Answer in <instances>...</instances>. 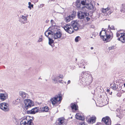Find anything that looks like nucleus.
Wrapping results in <instances>:
<instances>
[{
	"label": "nucleus",
	"mask_w": 125,
	"mask_h": 125,
	"mask_svg": "<svg viewBox=\"0 0 125 125\" xmlns=\"http://www.w3.org/2000/svg\"><path fill=\"white\" fill-rule=\"evenodd\" d=\"M39 111V107H36L32 109L31 110L29 111V113L31 114H35L38 112Z\"/></svg>",
	"instance_id": "obj_14"
},
{
	"label": "nucleus",
	"mask_w": 125,
	"mask_h": 125,
	"mask_svg": "<svg viewBox=\"0 0 125 125\" xmlns=\"http://www.w3.org/2000/svg\"><path fill=\"white\" fill-rule=\"evenodd\" d=\"M24 103L25 107L26 109H27L28 108L31 107L33 105L32 101L29 99L25 100Z\"/></svg>",
	"instance_id": "obj_5"
},
{
	"label": "nucleus",
	"mask_w": 125,
	"mask_h": 125,
	"mask_svg": "<svg viewBox=\"0 0 125 125\" xmlns=\"http://www.w3.org/2000/svg\"><path fill=\"white\" fill-rule=\"evenodd\" d=\"M124 86L125 87V83H124Z\"/></svg>",
	"instance_id": "obj_50"
},
{
	"label": "nucleus",
	"mask_w": 125,
	"mask_h": 125,
	"mask_svg": "<svg viewBox=\"0 0 125 125\" xmlns=\"http://www.w3.org/2000/svg\"><path fill=\"white\" fill-rule=\"evenodd\" d=\"M97 5H99V4L98 3H97Z\"/></svg>",
	"instance_id": "obj_52"
},
{
	"label": "nucleus",
	"mask_w": 125,
	"mask_h": 125,
	"mask_svg": "<svg viewBox=\"0 0 125 125\" xmlns=\"http://www.w3.org/2000/svg\"><path fill=\"white\" fill-rule=\"evenodd\" d=\"M110 91V90L109 89H107V92H109Z\"/></svg>",
	"instance_id": "obj_45"
},
{
	"label": "nucleus",
	"mask_w": 125,
	"mask_h": 125,
	"mask_svg": "<svg viewBox=\"0 0 125 125\" xmlns=\"http://www.w3.org/2000/svg\"><path fill=\"white\" fill-rule=\"evenodd\" d=\"M31 2L34 3L37 2L38 1V0H30Z\"/></svg>",
	"instance_id": "obj_39"
},
{
	"label": "nucleus",
	"mask_w": 125,
	"mask_h": 125,
	"mask_svg": "<svg viewBox=\"0 0 125 125\" xmlns=\"http://www.w3.org/2000/svg\"><path fill=\"white\" fill-rule=\"evenodd\" d=\"M79 125H87L84 122H81L79 124Z\"/></svg>",
	"instance_id": "obj_40"
},
{
	"label": "nucleus",
	"mask_w": 125,
	"mask_h": 125,
	"mask_svg": "<svg viewBox=\"0 0 125 125\" xmlns=\"http://www.w3.org/2000/svg\"><path fill=\"white\" fill-rule=\"evenodd\" d=\"M110 29L111 30H115V29L113 25L111 26L110 27Z\"/></svg>",
	"instance_id": "obj_42"
},
{
	"label": "nucleus",
	"mask_w": 125,
	"mask_h": 125,
	"mask_svg": "<svg viewBox=\"0 0 125 125\" xmlns=\"http://www.w3.org/2000/svg\"><path fill=\"white\" fill-rule=\"evenodd\" d=\"M49 39V44L52 46V44L54 43V41L51 38H48Z\"/></svg>",
	"instance_id": "obj_26"
},
{
	"label": "nucleus",
	"mask_w": 125,
	"mask_h": 125,
	"mask_svg": "<svg viewBox=\"0 0 125 125\" xmlns=\"http://www.w3.org/2000/svg\"><path fill=\"white\" fill-rule=\"evenodd\" d=\"M81 5H86V2L85 0H83L81 1Z\"/></svg>",
	"instance_id": "obj_30"
},
{
	"label": "nucleus",
	"mask_w": 125,
	"mask_h": 125,
	"mask_svg": "<svg viewBox=\"0 0 125 125\" xmlns=\"http://www.w3.org/2000/svg\"><path fill=\"white\" fill-rule=\"evenodd\" d=\"M85 62H84L83 60H82L80 62V63L81 64H82V65H84V64Z\"/></svg>",
	"instance_id": "obj_38"
},
{
	"label": "nucleus",
	"mask_w": 125,
	"mask_h": 125,
	"mask_svg": "<svg viewBox=\"0 0 125 125\" xmlns=\"http://www.w3.org/2000/svg\"><path fill=\"white\" fill-rule=\"evenodd\" d=\"M58 13H59V12H57Z\"/></svg>",
	"instance_id": "obj_54"
},
{
	"label": "nucleus",
	"mask_w": 125,
	"mask_h": 125,
	"mask_svg": "<svg viewBox=\"0 0 125 125\" xmlns=\"http://www.w3.org/2000/svg\"><path fill=\"white\" fill-rule=\"evenodd\" d=\"M108 28H110V26L109 25H108Z\"/></svg>",
	"instance_id": "obj_49"
},
{
	"label": "nucleus",
	"mask_w": 125,
	"mask_h": 125,
	"mask_svg": "<svg viewBox=\"0 0 125 125\" xmlns=\"http://www.w3.org/2000/svg\"><path fill=\"white\" fill-rule=\"evenodd\" d=\"M75 4L76 6L78 8H82L84 7L82 6L81 3H75Z\"/></svg>",
	"instance_id": "obj_28"
},
{
	"label": "nucleus",
	"mask_w": 125,
	"mask_h": 125,
	"mask_svg": "<svg viewBox=\"0 0 125 125\" xmlns=\"http://www.w3.org/2000/svg\"><path fill=\"white\" fill-rule=\"evenodd\" d=\"M70 82H71L70 81V80H68V84H69V83H70Z\"/></svg>",
	"instance_id": "obj_46"
},
{
	"label": "nucleus",
	"mask_w": 125,
	"mask_h": 125,
	"mask_svg": "<svg viewBox=\"0 0 125 125\" xmlns=\"http://www.w3.org/2000/svg\"><path fill=\"white\" fill-rule=\"evenodd\" d=\"M76 60H77V59H76Z\"/></svg>",
	"instance_id": "obj_55"
},
{
	"label": "nucleus",
	"mask_w": 125,
	"mask_h": 125,
	"mask_svg": "<svg viewBox=\"0 0 125 125\" xmlns=\"http://www.w3.org/2000/svg\"><path fill=\"white\" fill-rule=\"evenodd\" d=\"M102 32H104V34H105V33H106V31H105V30H102V31L100 32L99 33V35L101 37V38L102 37V36L104 35H101V34L102 33Z\"/></svg>",
	"instance_id": "obj_31"
},
{
	"label": "nucleus",
	"mask_w": 125,
	"mask_h": 125,
	"mask_svg": "<svg viewBox=\"0 0 125 125\" xmlns=\"http://www.w3.org/2000/svg\"><path fill=\"white\" fill-rule=\"evenodd\" d=\"M103 103H104V105L105 104H107V100L106 99L105 97L104 98H103V99L102 100Z\"/></svg>",
	"instance_id": "obj_32"
},
{
	"label": "nucleus",
	"mask_w": 125,
	"mask_h": 125,
	"mask_svg": "<svg viewBox=\"0 0 125 125\" xmlns=\"http://www.w3.org/2000/svg\"><path fill=\"white\" fill-rule=\"evenodd\" d=\"M48 31L47 30L45 32L44 34L48 38H50L49 37V35H51V36L52 38H53V37H52V34L54 32H52V31H51V32H49L47 33V35H46V33Z\"/></svg>",
	"instance_id": "obj_23"
},
{
	"label": "nucleus",
	"mask_w": 125,
	"mask_h": 125,
	"mask_svg": "<svg viewBox=\"0 0 125 125\" xmlns=\"http://www.w3.org/2000/svg\"><path fill=\"white\" fill-rule=\"evenodd\" d=\"M102 121L106 125H111V119L108 116H106L103 118L102 119Z\"/></svg>",
	"instance_id": "obj_6"
},
{
	"label": "nucleus",
	"mask_w": 125,
	"mask_h": 125,
	"mask_svg": "<svg viewBox=\"0 0 125 125\" xmlns=\"http://www.w3.org/2000/svg\"><path fill=\"white\" fill-rule=\"evenodd\" d=\"M86 7L89 10H92L94 11L96 9L95 7L91 3L87 4L86 5Z\"/></svg>",
	"instance_id": "obj_15"
},
{
	"label": "nucleus",
	"mask_w": 125,
	"mask_h": 125,
	"mask_svg": "<svg viewBox=\"0 0 125 125\" xmlns=\"http://www.w3.org/2000/svg\"><path fill=\"white\" fill-rule=\"evenodd\" d=\"M26 124L27 125H33L31 117L29 116L22 119L20 122V125H26Z\"/></svg>",
	"instance_id": "obj_4"
},
{
	"label": "nucleus",
	"mask_w": 125,
	"mask_h": 125,
	"mask_svg": "<svg viewBox=\"0 0 125 125\" xmlns=\"http://www.w3.org/2000/svg\"><path fill=\"white\" fill-rule=\"evenodd\" d=\"M114 46H113L111 47H110L109 48V50H111L112 49H113L114 48Z\"/></svg>",
	"instance_id": "obj_41"
},
{
	"label": "nucleus",
	"mask_w": 125,
	"mask_h": 125,
	"mask_svg": "<svg viewBox=\"0 0 125 125\" xmlns=\"http://www.w3.org/2000/svg\"><path fill=\"white\" fill-rule=\"evenodd\" d=\"M102 12L104 13H107L108 15H110L113 12V11L111 10L109 8L107 7L105 9L103 8L102 10Z\"/></svg>",
	"instance_id": "obj_11"
},
{
	"label": "nucleus",
	"mask_w": 125,
	"mask_h": 125,
	"mask_svg": "<svg viewBox=\"0 0 125 125\" xmlns=\"http://www.w3.org/2000/svg\"><path fill=\"white\" fill-rule=\"evenodd\" d=\"M63 76L62 74H59V76H57L55 79H54L53 80L54 81H58L60 83H62V80H60L59 79L60 78H61L62 79H63Z\"/></svg>",
	"instance_id": "obj_19"
},
{
	"label": "nucleus",
	"mask_w": 125,
	"mask_h": 125,
	"mask_svg": "<svg viewBox=\"0 0 125 125\" xmlns=\"http://www.w3.org/2000/svg\"><path fill=\"white\" fill-rule=\"evenodd\" d=\"M65 119L64 118L61 117L58 118L56 121L55 124L56 125H63Z\"/></svg>",
	"instance_id": "obj_8"
},
{
	"label": "nucleus",
	"mask_w": 125,
	"mask_h": 125,
	"mask_svg": "<svg viewBox=\"0 0 125 125\" xmlns=\"http://www.w3.org/2000/svg\"><path fill=\"white\" fill-rule=\"evenodd\" d=\"M78 23L75 21L72 22L71 25L69 24H66L63 26L65 30L68 33L71 34L74 32V30L77 31L78 29Z\"/></svg>",
	"instance_id": "obj_1"
},
{
	"label": "nucleus",
	"mask_w": 125,
	"mask_h": 125,
	"mask_svg": "<svg viewBox=\"0 0 125 125\" xmlns=\"http://www.w3.org/2000/svg\"><path fill=\"white\" fill-rule=\"evenodd\" d=\"M70 107L72 110H74L75 111L78 109V107L77 105L74 103H71L70 105Z\"/></svg>",
	"instance_id": "obj_18"
},
{
	"label": "nucleus",
	"mask_w": 125,
	"mask_h": 125,
	"mask_svg": "<svg viewBox=\"0 0 125 125\" xmlns=\"http://www.w3.org/2000/svg\"><path fill=\"white\" fill-rule=\"evenodd\" d=\"M62 99V95L61 93H60L51 98L50 101L53 105L56 106L61 103Z\"/></svg>",
	"instance_id": "obj_2"
},
{
	"label": "nucleus",
	"mask_w": 125,
	"mask_h": 125,
	"mask_svg": "<svg viewBox=\"0 0 125 125\" xmlns=\"http://www.w3.org/2000/svg\"><path fill=\"white\" fill-rule=\"evenodd\" d=\"M83 68L85 69V66L83 67Z\"/></svg>",
	"instance_id": "obj_53"
},
{
	"label": "nucleus",
	"mask_w": 125,
	"mask_h": 125,
	"mask_svg": "<svg viewBox=\"0 0 125 125\" xmlns=\"http://www.w3.org/2000/svg\"><path fill=\"white\" fill-rule=\"evenodd\" d=\"M79 38H80V37L79 36H78L76 37L75 39V42H78L79 41Z\"/></svg>",
	"instance_id": "obj_35"
},
{
	"label": "nucleus",
	"mask_w": 125,
	"mask_h": 125,
	"mask_svg": "<svg viewBox=\"0 0 125 125\" xmlns=\"http://www.w3.org/2000/svg\"><path fill=\"white\" fill-rule=\"evenodd\" d=\"M122 7L120 10V11L124 13H125V5L122 4Z\"/></svg>",
	"instance_id": "obj_27"
},
{
	"label": "nucleus",
	"mask_w": 125,
	"mask_h": 125,
	"mask_svg": "<svg viewBox=\"0 0 125 125\" xmlns=\"http://www.w3.org/2000/svg\"><path fill=\"white\" fill-rule=\"evenodd\" d=\"M42 41V38H40L39 39V42H41Z\"/></svg>",
	"instance_id": "obj_44"
},
{
	"label": "nucleus",
	"mask_w": 125,
	"mask_h": 125,
	"mask_svg": "<svg viewBox=\"0 0 125 125\" xmlns=\"http://www.w3.org/2000/svg\"><path fill=\"white\" fill-rule=\"evenodd\" d=\"M111 36L110 34H108L106 32L105 34L102 36V38L103 41L107 42H108V40L110 38Z\"/></svg>",
	"instance_id": "obj_13"
},
{
	"label": "nucleus",
	"mask_w": 125,
	"mask_h": 125,
	"mask_svg": "<svg viewBox=\"0 0 125 125\" xmlns=\"http://www.w3.org/2000/svg\"><path fill=\"white\" fill-rule=\"evenodd\" d=\"M87 21H89L90 19V18L89 17V15L88 16H85Z\"/></svg>",
	"instance_id": "obj_36"
},
{
	"label": "nucleus",
	"mask_w": 125,
	"mask_h": 125,
	"mask_svg": "<svg viewBox=\"0 0 125 125\" xmlns=\"http://www.w3.org/2000/svg\"><path fill=\"white\" fill-rule=\"evenodd\" d=\"M53 21H54L53 20H51V22H53Z\"/></svg>",
	"instance_id": "obj_47"
},
{
	"label": "nucleus",
	"mask_w": 125,
	"mask_h": 125,
	"mask_svg": "<svg viewBox=\"0 0 125 125\" xmlns=\"http://www.w3.org/2000/svg\"><path fill=\"white\" fill-rule=\"evenodd\" d=\"M75 117L77 119L82 121H83L85 119L84 117L82 116L80 113H77L75 115Z\"/></svg>",
	"instance_id": "obj_16"
},
{
	"label": "nucleus",
	"mask_w": 125,
	"mask_h": 125,
	"mask_svg": "<svg viewBox=\"0 0 125 125\" xmlns=\"http://www.w3.org/2000/svg\"><path fill=\"white\" fill-rule=\"evenodd\" d=\"M121 31V30H119L117 31V32L116 33V36L117 37H118L120 36V33H123L120 32V31Z\"/></svg>",
	"instance_id": "obj_33"
},
{
	"label": "nucleus",
	"mask_w": 125,
	"mask_h": 125,
	"mask_svg": "<svg viewBox=\"0 0 125 125\" xmlns=\"http://www.w3.org/2000/svg\"><path fill=\"white\" fill-rule=\"evenodd\" d=\"M28 4L29 6H28V7L30 8L31 9V8H33V5L32 4H31V2H29L28 3Z\"/></svg>",
	"instance_id": "obj_34"
},
{
	"label": "nucleus",
	"mask_w": 125,
	"mask_h": 125,
	"mask_svg": "<svg viewBox=\"0 0 125 125\" xmlns=\"http://www.w3.org/2000/svg\"><path fill=\"white\" fill-rule=\"evenodd\" d=\"M19 94L23 98H26V94L25 92L21 91L20 92Z\"/></svg>",
	"instance_id": "obj_25"
},
{
	"label": "nucleus",
	"mask_w": 125,
	"mask_h": 125,
	"mask_svg": "<svg viewBox=\"0 0 125 125\" xmlns=\"http://www.w3.org/2000/svg\"><path fill=\"white\" fill-rule=\"evenodd\" d=\"M81 1H80V0H77L76 3H81Z\"/></svg>",
	"instance_id": "obj_43"
},
{
	"label": "nucleus",
	"mask_w": 125,
	"mask_h": 125,
	"mask_svg": "<svg viewBox=\"0 0 125 125\" xmlns=\"http://www.w3.org/2000/svg\"><path fill=\"white\" fill-rule=\"evenodd\" d=\"M121 35L120 37L118 38L117 40L118 41H120L121 42L125 43V33H120Z\"/></svg>",
	"instance_id": "obj_12"
},
{
	"label": "nucleus",
	"mask_w": 125,
	"mask_h": 125,
	"mask_svg": "<svg viewBox=\"0 0 125 125\" xmlns=\"http://www.w3.org/2000/svg\"><path fill=\"white\" fill-rule=\"evenodd\" d=\"M40 110L41 112H48L49 110L48 107V106H46L44 107H41L40 108Z\"/></svg>",
	"instance_id": "obj_22"
},
{
	"label": "nucleus",
	"mask_w": 125,
	"mask_h": 125,
	"mask_svg": "<svg viewBox=\"0 0 125 125\" xmlns=\"http://www.w3.org/2000/svg\"><path fill=\"white\" fill-rule=\"evenodd\" d=\"M8 95L6 94L1 93L0 94V99L4 101L8 98Z\"/></svg>",
	"instance_id": "obj_21"
},
{
	"label": "nucleus",
	"mask_w": 125,
	"mask_h": 125,
	"mask_svg": "<svg viewBox=\"0 0 125 125\" xmlns=\"http://www.w3.org/2000/svg\"><path fill=\"white\" fill-rule=\"evenodd\" d=\"M111 88L115 90L119 91L121 89V87L120 85H116L114 83H111L110 86Z\"/></svg>",
	"instance_id": "obj_9"
},
{
	"label": "nucleus",
	"mask_w": 125,
	"mask_h": 125,
	"mask_svg": "<svg viewBox=\"0 0 125 125\" xmlns=\"http://www.w3.org/2000/svg\"><path fill=\"white\" fill-rule=\"evenodd\" d=\"M73 19L71 16V15H69L68 16L65 17L64 18L65 21L67 22H68L70 21V20Z\"/></svg>",
	"instance_id": "obj_24"
},
{
	"label": "nucleus",
	"mask_w": 125,
	"mask_h": 125,
	"mask_svg": "<svg viewBox=\"0 0 125 125\" xmlns=\"http://www.w3.org/2000/svg\"><path fill=\"white\" fill-rule=\"evenodd\" d=\"M102 33H104V34H103V35H104L105 34H104V32H102Z\"/></svg>",
	"instance_id": "obj_51"
},
{
	"label": "nucleus",
	"mask_w": 125,
	"mask_h": 125,
	"mask_svg": "<svg viewBox=\"0 0 125 125\" xmlns=\"http://www.w3.org/2000/svg\"><path fill=\"white\" fill-rule=\"evenodd\" d=\"M89 14L86 12H82L81 11L78 12L77 13L78 18L80 19L84 18L85 16H88Z\"/></svg>",
	"instance_id": "obj_7"
},
{
	"label": "nucleus",
	"mask_w": 125,
	"mask_h": 125,
	"mask_svg": "<svg viewBox=\"0 0 125 125\" xmlns=\"http://www.w3.org/2000/svg\"><path fill=\"white\" fill-rule=\"evenodd\" d=\"M94 49V48L93 47H91V50H92V49Z\"/></svg>",
	"instance_id": "obj_48"
},
{
	"label": "nucleus",
	"mask_w": 125,
	"mask_h": 125,
	"mask_svg": "<svg viewBox=\"0 0 125 125\" xmlns=\"http://www.w3.org/2000/svg\"><path fill=\"white\" fill-rule=\"evenodd\" d=\"M96 119V118L95 116H92L88 120V122L89 124H93L95 122Z\"/></svg>",
	"instance_id": "obj_17"
},
{
	"label": "nucleus",
	"mask_w": 125,
	"mask_h": 125,
	"mask_svg": "<svg viewBox=\"0 0 125 125\" xmlns=\"http://www.w3.org/2000/svg\"><path fill=\"white\" fill-rule=\"evenodd\" d=\"M76 12L74 11H73V13H72V14L71 15V16L72 18L73 19L74 18L76 15Z\"/></svg>",
	"instance_id": "obj_29"
},
{
	"label": "nucleus",
	"mask_w": 125,
	"mask_h": 125,
	"mask_svg": "<svg viewBox=\"0 0 125 125\" xmlns=\"http://www.w3.org/2000/svg\"><path fill=\"white\" fill-rule=\"evenodd\" d=\"M86 0V5H87V4H89V3H91V0Z\"/></svg>",
	"instance_id": "obj_37"
},
{
	"label": "nucleus",
	"mask_w": 125,
	"mask_h": 125,
	"mask_svg": "<svg viewBox=\"0 0 125 125\" xmlns=\"http://www.w3.org/2000/svg\"><path fill=\"white\" fill-rule=\"evenodd\" d=\"M28 15L27 16H25L23 15H22L21 16L19 17V21L21 23L23 21H26L27 20V17H28Z\"/></svg>",
	"instance_id": "obj_20"
},
{
	"label": "nucleus",
	"mask_w": 125,
	"mask_h": 125,
	"mask_svg": "<svg viewBox=\"0 0 125 125\" xmlns=\"http://www.w3.org/2000/svg\"><path fill=\"white\" fill-rule=\"evenodd\" d=\"M8 104L5 103H2L0 104V108L4 111H7L9 109L8 106Z\"/></svg>",
	"instance_id": "obj_10"
},
{
	"label": "nucleus",
	"mask_w": 125,
	"mask_h": 125,
	"mask_svg": "<svg viewBox=\"0 0 125 125\" xmlns=\"http://www.w3.org/2000/svg\"><path fill=\"white\" fill-rule=\"evenodd\" d=\"M52 34V37L55 39L60 38L62 37L61 39L62 40L65 39L66 38V36L62 37V33L61 30L59 29H56L54 31L53 33Z\"/></svg>",
	"instance_id": "obj_3"
}]
</instances>
